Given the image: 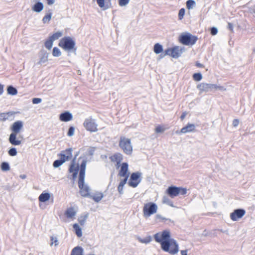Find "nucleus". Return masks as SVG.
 Listing matches in <instances>:
<instances>
[{
	"mask_svg": "<svg viewBox=\"0 0 255 255\" xmlns=\"http://www.w3.org/2000/svg\"><path fill=\"white\" fill-rule=\"evenodd\" d=\"M164 130L165 128L160 126H158L155 129V131L156 133H162Z\"/></svg>",
	"mask_w": 255,
	"mask_h": 255,
	"instance_id": "46",
	"label": "nucleus"
},
{
	"mask_svg": "<svg viewBox=\"0 0 255 255\" xmlns=\"http://www.w3.org/2000/svg\"><path fill=\"white\" fill-rule=\"evenodd\" d=\"M73 228L75 230V234L78 237H81L82 236V229L80 227L79 225L77 223L73 225Z\"/></svg>",
	"mask_w": 255,
	"mask_h": 255,
	"instance_id": "28",
	"label": "nucleus"
},
{
	"mask_svg": "<svg viewBox=\"0 0 255 255\" xmlns=\"http://www.w3.org/2000/svg\"><path fill=\"white\" fill-rule=\"evenodd\" d=\"M197 39L196 36L193 35L190 33H183L179 37L180 42L185 45H193Z\"/></svg>",
	"mask_w": 255,
	"mask_h": 255,
	"instance_id": "7",
	"label": "nucleus"
},
{
	"mask_svg": "<svg viewBox=\"0 0 255 255\" xmlns=\"http://www.w3.org/2000/svg\"><path fill=\"white\" fill-rule=\"evenodd\" d=\"M119 146L126 154L130 155L132 153V146L130 139L121 136L119 142Z\"/></svg>",
	"mask_w": 255,
	"mask_h": 255,
	"instance_id": "6",
	"label": "nucleus"
},
{
	"mask_svg": "<svg viewBox=\"0 0 255 255\" xmlns=\"http://www.w3.org/2000/svg\"><path fill=\"white\" fill-rule=\"evenodd\" d=\"M239 124V121L238 119H235L233 121V125L235 127L238 126Z\"/></svg>",
	"mask_w": 255,
	"mask_h": 255,
	"instance_id": "55",
	"label": "nucleus"
},
{
	"mask_svg": "<svg viewBox=\"0 0 255 255\" xmlns=\"http://www.w3.org/2000/svg\"><path fill=\"white\" fill-rule=\"evenodd\" d=\"M23 127V123L21 121H17L14 122L11 127L12 132L10 134L9 137V142L14 145H18L21 144V141L16 139V134Z\"/></svg>",
	"mask_w": 255,
	"mask_h": 255,
	"instance_id": "3",
	"label": "nucleus"
},
{
	"mask_svg": "<svg viewBox=\"0 0 255 255\" xmlns=\"http://www.w3.org/2000/svg\"><path fill=\"white\" fill-rule=\"evenodd\" d=\"M87 161L86 159H83L80 168L78 186L80 189V193L83 197H89L90 196V189L87 185L84 184L85 171Z\"/></svg>",
	"mask_w": 255,
	"mask_h": 255,
	"instance_id": "2",
	"label": "nucleus"
},
{
	"mask_svg": "<svg viewBox=\"0 0 255 255\" xmlns=\"http://www.w3.org/2000/svg\"><path fill=\"white\" fill-rule=\"evenodd\" d=\"M155 218L156 219H161L163 221H171V220L169 219H167V218H165L164 217H163L162 216H161L159 214H157L156 216H155Z\"/></svg>",
	"mask_w": 255,
	"mask_h": 255,
	"instance_id": "50",
	"label": "nucleus"
},
{
	"mask_svg": "<svg viewBox=\"0 0 255 255\" xmlns=\"http://www.w3.org/2000/svg\"><path fill=\"white\" fill-rule=\"evenodd\" d=\"M129 2V0H119V4L121 6L127 5Z\"/></svg>",
	"mask_w": 255,
	"mask_h": 255,
	"instance_id": "45",
	"label": "nucleus"
},
{
	"mask_svg": "<svg viewBox=\"0 0 255 255\" xmlns=\"http://www.w3.org/2000/svg\"><path fill=\"white\" fill-rule=\"evenodd\" d=\"M72 151L73 149L72 148H69L65 150H62L61 152L65 155L66 157L70 160L72 158Z\"/></svg>",
	"mask_w": 255,
	"mask_h": 255,
	"instance_id": "29",
	"label": "nucleus"
},
{
	"mask_svg": "<svg viewBox=\"0 0 255 255\" xmlns=\"http://www.w3.org/2000/svg\"><path fill=\"white\" fill-rule=\"evenodd\" d=\"M164 55H170L172 56V48H168L166 49L164 51Z\"/></svg>",
	"mask_w": 255,
	"mask_h": 255,
	"instance_id": "52",
	"label": "nucleus"
},
{
	"mask_svg": "<svg viewBox=\"0 0 255 255\" xmlns=\"http://www.w3.org/2000/svg\"><path fill=\"white\" fill-rule=\"evenodd\" d=\"M166 193L171 198H173L179 195H185L187 193V189L181 187L171 186L166 189Z\"/></svg>",
	"mask_w": 255,
	"mask_h": 255,
	"instance_id": "5",
	"label": "nucleus"
},
{
	"mask_svg": "<svg viewBox=\"0 0 255 255\" xmlns=\"http://www.w3.org/2000/svg\"><path fill=\"white\" fill-rule=\"evenodd\" d=\"M184 47L175 46L172 48V56L174 58H178L184 52Z\"/></svg>",
	"mask_w": 255,
	"mask_h": 255,
	"instance_id": "16",
	"label": "nucleus"
},
{
	"mask_svg": "<svg viewBox=\"0 0 255 255\" xmlns=\"http://www.w3.org/2000/svg\"><path fill=\"white\" fill-rule=\"evenodd\" d=\"M185 10L184 8H182L179 10L178 13V18L180 20L183 19L184 15L185 14Z\"/></svg>",
	"mask_w": 255,
	"mask_h": 255,
	"instance_id": "41",
	"label": "nucleus"
},
{
	"mask_svg": "<svg viewBox=\"0 0 255 255\" xmlns=\"http://www.w3.org/2000/svg\"><path fill=\"white\" fill-rule=\"evenodd\" d=\"M80 152L78 151L75 155V157L74 159L72 160L71 164L70 165L69 168V172L70 173H73L72 178L74 180L76 178L77 174L78 173L79 170L80 171V166L79 167V164L75 165V160L76 157L79 154Z\"/></svg>",
	"mask_w": 255,
	"mask_h": 255,
	"instance_id": "10",
	"label": "nucleus"
},
{
	"mask_svg": "<svg viewBox=\"0 0 255 255\" xmlns=\"http://www.w3.org/2000/svg\"><path fill=\"white\" fill-rule=\"evenodd\" d=\"M210 32L212 35H215L218 33V29L216 27H212L210 29Z\"/></svg>",
	"mask_w": 255,
	"mask_h": 255,
	"instance_id": "49",
	"label": "nucleus"
},
{
	"mask_svg": "<svg viewBox=\"0 0 255 255\" xmlns=\"http://www.w3.org/2000/svg\"><path fill=\"white\" fill-rule=\"evenodd\" d=\"M128 165L127 162H124L122 164L121 169L119 171L118 175L120 177H123L128 178L129 177V173L128 172Z\"/></svg>",
	"mask_w": 255,
	"mask_h": 255,
	"instance_id": "15",
	"label": "nucleus"
},
{
	"mask_svg": "<svg viewBox=\"0 0 255 255\" xmlns=\"http://www.w3.org/2000/svg\"><path fill=\"white\" fill-rule=\"evenodd\" d=\"M3 92V86L0 84V95Z\"/></svg>",
	"mask_w": 255,
	"mask_h": 255,
	"instance_id": "63",
	"label": "nucleus"
},
{
	"mask_svg": "<svg viewBox=\"0 0 255 255\" xmlns=\"http://www.w3.org/2000/svg\"><path fill=\"white\" fill-rule=\"evenodd\" d=\"M158 207L153 202H148L144 204L143 207V214L145 218H148L152 215L156 213Z\"/></svg>",
	"mask_w": 255,
	"mask_h": 255,
	"instance_id": "8",
	"label": "nucleus"
},
{
	"mask_svg": "<svg viewBox=\"0 0 255 255\" xmlns=\"http://www.w3.org/2000/svg\"><path fill=\"white\" fill-rule=\"evenodd\" d=\"M195 129V125L193 124H188L185 127L182 128L180 132L185 133L193 131Z\"/></svg>",
	"mask_w": 255,
	"mask_h": 255,
	"instance_id": "19",
	"label": "nucleus"
},
{
	"mask_svg": "<svg viewBox=\"0 0 255 255\" xmlns=\"http://www.w3.org/2000/svg\"><path fill=\"white\" fill-rule=\"evenodd\" d=\"M77 210L74 207H71L67 209L65 212V215L68 219L74 218L76 215Z\"/></svg>",
	"mask_w": 255,
	"mask_h": 255,
	"instance_id": "18",
	"label": "nucleus"
},
{
	"mask_svg": "<svg viewBox=\"0 0 255 255\" xmlns=\"http://www.w3.org/2000/svg\"><path fill=\"white\" fill-rule=\"evenodd\" d=\"M8 154L11 156H15L17 154V151L15 148L12 147L8 151Z\"/></svg>",
	"mask_w": 255,
	"mask_h": 255,
	"instance_id": "44",
	"label": "nucleus"
},
{
	"mask_svg": "<svg viewBox=\"0 0 255 255\" xmlns=\"http://www.w3.org/2000/svg\"><path fill=\"white\" fill-rule=\"evenodd\" d=\"M15 113L9 112L7 113H3L0 114V121H5L8 120L10 117H12Z\"/></svg>",
	"mask_w": 255,
	"mask_h": 255,
	"instance_id": "21",
	"label": "nucleus"
},
{
	"mask_svg": "<svg viewBox=\"0 0 255 255\" xmlns=\"http://www.w3.org/2000/svg\"><path fill=\"white\" fill-rule=\"evenodd\" d=\"M48 56L49 53L44 49H41L38 53L39 60L35 63V65H42L47 62L48 60Z\"/></svg>",
	"mask_w": 255,
	"mask_h": 255,
	"instance_id": "14",
	"label": "nucleus"
},
{
	"mask_svg": "<svg viewBox=\"0 0 255 255\" xmlns=\"http://www.w3.org/2000/svg\"><path fill=\"white\" fill-rule=\"evenodd\" d=\"M153 51L157 54H160L163 51V47L160 44L157 43L154 45Z\"/></svg>",
	"mask_w": 255,
	"mask_h": 255,
	"instance_id": "30",
	"label": "nucleus"
},
{
	"mask_svg": "<svg viewBox=\"0 0 255 255\" xmlns=\"http://www.w3.org/2000/svg\"><path fill=\"white\" fill-rule=\"evenodd\" d=\"M128 181V177L125 178L124 179L121 181L120 184L118 187V192L120 194H123L124 193L123 188L124 185L126 184Z\"/></svg>",
	"mask_w": 255,
	"mask_h": 255,
	"instance_id": "27",
	"label": "nucleus"
},
{
	"mask_svg": "<svg viewBox=\"0 0 255 255\" xmlns=\"http://www.w3.org/2000/svg\"><path fill=\"white\" fill-rule=\"evenodd\" d=\"M47 4L49 5L53 4L55 2L54 0H47Z\"/></svg>",
	"mask_w": 255,
	"mask_h": 255,
	"instance_id": "61",
	"label": "nucleus"
},
{
	"mask_svg": "<svg viewBox=\"0 0 255 255\" xmlns=\"http://www.w3.org/2000/svg\"><path fill=\"white\" fill-rule=\"evenodd\" d=\"M159 55V56L157 58L158 60H160V59L163 58L166 56V55H164L165 54H164V52H162Z\"/></svg>",
	"mask_w": 255,
	"mask_h": 255,
	"instance_id": "56",
	"label": "nucleus"
},
{
	"mask_svg": "<svg viewBox=\"0 0 255 255\" xmlns=\"http://www.w3.org/2000/svg\"><path fill=\"white\" fill-rule=\"evenodd\" d=\"M50 194L49 193H42L38 197L39 201L41 202H45L49 200Z\"/></svg>",
	"mask_w": 255,
	"mask_h": 255,
	"instance_id": "25",
	"label": "nucleus"
},
{
	"mask_svg": "<svg viewBox=\"0 0 255 255\" xmlns=\"http://www.w3.org/2000/svg\"><path fill=\"white\" fill-rule=\"evenodd\" d=\"M53 41L49 37V38L45 42L44 45L45 47L48 50H50L53 46Z\"/></svg>",
	"mask_w": 255,
	"mask_h": 255,
	"instance_id": "37",
	"label": "nucleus"
},
{
	"mask_svg": "<svg viewBox=\"0 0 255 255\" xmlns=\"http://www.w3.org/2000/svg\"><path fill=\"white\" fill-rule=\"evenodd\" d=\"M162 202L163 203L166 204L172 207H174L173 202L166 196H164L162 199Z\"/></svg>",
	"mask_w": 255,
	"mask_h": 255,
	"instance_id": "34",
	"label": "nucleus"
},
{
	"mask_svg": "<svg viewBox=\"0 0 255 255\" xmlns=\"http://www.w3.org/2000/svg\"><path fill=\"white\" fill-rule=\"evenodd\" d=\"M250 11L255 14V5L250 7Z\"/></svg>",
	"mask_w": 255,
	"mask_h": 255,
	"instance_id": "59",
	"label": "nucleus"
},
{
	"mask_svg": "<svg viewBox=\"0 0 255 255\" xmlns=\"http://www.w3.org/2000/svg\"><path fill=\"white\" fill-rule=\"evenodd\" d=\"M193 78L195 81H199L202 79V75L200 73H196L193 74Z\"/></svg>",
	"mask_w": 255,
	"mask_h": 255,
	"instance_id": "40",
	"label": "nucleus"
},
{
	"mask_svg": "<svg viewBox=\"0 0 255 255\" xmlns=\"http://www.w3.org/2000/svg\"><path fill=\"white\" fill-rule=\"evenodd\" d=\"M51 241H52L51 243V246H52L53 244V241L55 243V246H57L58 245V240L57 238H54L53 237H51Z\"/></svg>",
	"mask_w": 255,
	"mask_h": 255,
	"instance_id": "54",
	"label": "nucleus"
},
{
	"mask_svg": "<svg viewBox=\"0 0 255 255\" xmlns=\"http://www.w3.org/2000/svg\"><path fill=\"white\" fill-rule=\"evenodd\" d=\"M196 6V2L194 0H188L186 1V7L188 9H192Z\"/></svg>",
	"mask_w": 255,
	"mask_h": 255,
	"instance_id": "33",
	"label": "nucleus"
},
{
	"mask_svg": "<svg viewBox=\"0 0 255 255\" xmlns=\"http://www.w3.org/2000/svg\"><path fill=\"white\" fill-rule=\"evenodd\" d=\"M139 241L140 242L142 243L148 244L149 242H150V241H151V239L150 237H148L143 239H140Z\"/></svg>",
	"mask_w": 255,
	"mask_h": 255,
	"instance_id": "48",
	"label": "nucleus"
},
{
	"mask_svg": "<svg viewBox=\"0 0 255 255\" xmlns=\"http://www.w3.org/2000/svg\"><path fill=\"white\" fill-rule=\"evenodd\" d=\"M154 239L161 245L162 250L171 255H175L178 252V245L175 240L170 238L169 230H164L162 233L154 235Z\"/></svg>",
	"mask_w": 255,
	"mask_h": 255,
	"instance_id": "1",
	"label": "nucleus"
},
{
	"mask_svg": "<svg viewBox=\"0 0 255 255\" xmlns=\"http://www.w3.org/2000/svg\"><path fill=\"white\" fill-rule=\"evenodd\" d=\"M35 4L33 6L32 9L36 12H41L44 7L43 4L42 2L40 1H36Z\"/></svg>",
	"mask_w": 255,
	"mask_h": 255,
	"instance_id": "23",
	"label": "nucleus"
},
{
	"mask_svg": "<svg viewBox=\"0 0 255 255\" xmlns=\"http://www.w3.org/2000/svg\"><path fill=\"white\" fill-rule=\"evenodd\" d=\"M90 198L92 199L95 201V202L98 203L103 198V194L102 193L98 192L93 195H91L89 196Z\"/></svg>",
	"mask_w": 255,
	"mask_h": 255,
	"instance_id": "24",
	"label": "nucleus"
},
{
	"mask_svg": "<svg viewBox=\"0 0 255 255\" xmlns=\"http://www.w3.org/2000/svg\"><path fill=\"white\" fill-rule=\"evenodd\" d=\"M196 66L198 67H200V68H202L203 67V65L200 63H199V62H197L196 63Z\"/></svg>",
	"mask_w": 255,
	"mask_h": 255,
	"instance_id": "62",
	"label": "nucleus"
},
{
	"mask_svg": "<svg viewBox=\"0 0 255 255\" xmlns=\"http://www.w3.org/2000/svg\"><path fill=\"white\" fill-rule=\"evenodd\" d=\"M64 163L63 161L61 160L60 159L56 160L53 163V166L55 168H58Z\"/></svg>",
	"mask_w": 255,
	"mask_h": 255,
	"instance_id": "39",
	"label": "nucleus"
},
{
	"mask_svg": "<svg viewBox=\"0 0 255 255\" xmlns=\"http://www.w3.org/2000/svg\"><path fill=\"white\" fill-rule=\"evenodd\" d=\"M72 114L68 111H65L59 115V119L61 121L67 122L72 119Z\"/></svg>",
	"mask_w": 255,
	"mask_h": 255,
	"instance_id": "17",
	"label": "nucleus"
},
{
	"mask_svg": "<svg viewBox=\"0 0 255 255\" xmlns=\"http://www.w3.org/2000/svg\"><path fill=\"white\" fill-rule=\"evenodd\" d=\"M95 151V147H90L88 150V153L89 155L92 156L93 155L94 152Z\"/></svg>",
	"mask_w": 255,
	"mask_h": 255,
	"instance_id": "53",
	"label": "nucleus"
},
{
	"mask_svg": "<svg viewBox=\"0 0 255 255\" xmlns=\"http://www.w3.org/2000/svg\"><path fill=\"white\" fill-rule=\"evenodd\" d=\"M84 127L85 128L91 132L97 131V124L95 122V120L91 118L86 119L83 124Z\"/></svg>",
	"mask_w": 255,
	"mask_h": 255,
	"instance_id": "11",
	"label": "nucleus"
},
{
	"mask_svg": "<svg viewBox=\"0 0 255 255\" xmlns=\"http://www.w3.org/2000/svg\"><path fill=\"white\" fill-rule=\"evenodd\" d=\"M88 216L89 214L88 213H84L78 218V221L81 226L85 225Z\"/></svg>",
	"mask_w": 255,
	"mask_h": 255,
	"instance_id": "26",
	"label": "nucleus"
},
{
	"mask_svg": "<svg viewBox=\"0 0 255 255\" xmlns=\"http://www.w3.org/2000/svg\"><path fill=\"white\" fill-rule=\"evenodd\" d=\"M246 214L245 210L243 209H235L230 214V218L234 221H236L242 218Z\"/></svg>",
	"mask_w": 255,
	"mask_h": 255,
	"instance_id": "12",
	"label": "nucleus"
},
{
	"mask_svg": "<svg viewBox=\"0 0 255 255\" xmlns=\"http://www.w3.org/2000/svg\"><path fill=\"white\" fill-rule=\"evenodd\" d=\"M187 115V113L186 112H184L182 114V115L180 116V119L181 120H183L185 118L186 116Z\"/></svg>",
	"mask_w": 255,
	"mask_h": 255,
	"instance_id": "60",
	"label": "nucleus"
},
{
	"mask_svg": "<svg viewBox=\"0 0 255 255\" xmlns=\"http://www.w3.org/2000/svg\"><path fill=\"white\" fill-rule=\"evenodd\" d=\"M0 167H1V170H2L3 171H7L9 170V169H10L9 165L6 162H3L1 164Z\"/></svg>",
	"mask_w": 255,
	"mask_h": 255,
	"instance_id": "36",
	"label": "nucleus"
},
{
	"mask_svg": "<svg viewBox=\"0 0 255 255\" xmlns=\"http://www.w3.org/2000/svg\"><path fill=\"white\" fill-rule=\"evenodd\" d=\"M181 254L182 255H188L187 254V251L186 250L181 251Z\"/></svg>",
	"mask_w": 255,
	"mask_h": 255,
	"instance_id": "64",
	"label": "nucleus"
},
{
	"mask_svg": "<svg viewBox=\"0 0 255 255\" xmlns=\"http://www.w3.org/2000/svg\"><path fill=\"white\" fill-rule=\"evenodd\" d=\"M59 46L66 51L76 50L75 47V42L70 37H65L61 39L59 43Z\"/></svg>",
	"mask_w": 255,
	"mask_h": 255,
	"instance_id": "4",
	"label": "nucleus"
},
{
	"mask_svg": "<svg viewBox=\"0 0 255 255\" xmlns=\"http://www.w3.org/2000/svg\"><path fill=\"white\" fill-rule=\"evenodd\" d=\"M52 55L54 57H59L61 56V52L58 48L55 47L53 49Z\"/></svg>",
	"mask_w": 255,
	"mask_h": 255,
	"instance_id": "38",
	"label": "nucleus"
},
{
	"mask_svg": "<svg viewBox=\"0 0 255 255\" xmlns=\"http://www.w3.org/2000/svg\"><path fill=\"white\" fill-rule=\"evenodd\" d=\"M62 35V32L61 31H57L55 33L53 34L51 36H49V38L54 41L55 40L59 39Z\"/></svg>",
	"mask_w": 255,
	"mask_h": 255,
	"instance_id": "32",
	"label": "nucleus"
},
{
	"mask_svg": "<svg viewBox=\"0 0 255 255\" xmlns=\"http://www.w3.org/2000/svg\"><path fill=\"white\" fill-rule=\"evenodd\" d=\"M228 27L231 31L233 30V25L231 23H228Z\"/></svg>",
	"mask_w": 255,
	"mask_h": 255,
	"instance_id": "58",
	"label": "nucleus"
},
{
	"mask_svg": "<svg viewBox=\"0 0 255 255\" xmlns=\"http://www.w3.org/2000/svg\"><path fill=\"white\" fill-rule=\"evenodd\" d=\"M141 173L136 172L132 173L128 182L129 186L133 188L136 187L141 181Z\"/></svg>",
	"mask_w": 255,
	"mask_h": 255,
	"instance_id": "9",
	"label": "nucleus"
},
{
	"mask_svg": "<svg viewBox=\"0 0 255 255\" xmlns=\"http://www.w3.org/2000/svg\"><path fill=\"white\" fill-rule=\"evenodd\" d=\"M111 160L113 162H116L119 165L123 160V155L121 153H116L110 157Z\"/></svg>",
	"mask_w": 255,
	"mask_h": 255,
	"instance_id": "20",
	"label": "nucleus"
},
{
	"mask_svg": "<svg viewBox=\"0 0 255 255\" xmlns=\"http://www.w3.org/2000/svg\"><path fill=\"white\" fill-rule=\"evenodd\" d=\"M75 128L73 127H70L68 129L67 135L69 136H72L74 135Z\"/></svg>",
	"mask_w": 255,
	"mask_h": 255,
	"instance_id": "47",
	"label": "nucleus"
},
{
	"mask_svg": "<svg viewBox=\"0 0 255 255\" xmlns=\"http://www.w3.org/2000/svg\"><path fill=\"white\" fill-rule=\"evenodd\" d=\"M97 2L101 8H104V9H106L108 7H105V0H96Z\"/></svg>",
	"mask_w": 255,
	"mask_h": 255,
	"instance_id": "43",
	"label": "nucleus"
},
{
	"mask_svg": "<svg viewBox=\"0 0 255 255\" xmlns=\"http://www.w3.org/2000/svg\"><path fill=\"white\" fill-rule=\"evenodd\" d=\"M83 253V249L80 246H77L72 249L70 255H84Z\"/></svg>",
	"mask_w": 255,
	"mask_h": 255,
	"instance_id": "22",
	"label": "nucleus"
},
{
	"mask_svg": "<svg viewBox=\"0 0 255 255\" xmlns=\"http://www.w3.org/2000/svg\"><path fill=\"white\" fill-rule=\"evenodd\" d=\"M214 89H216V90H221V91H224L226 90V89L223 87V86H218L217 85V87L216 88H214Z\"/></svg>",
	"mask_w": 255,
	"mask_h": 255,
	"instance_id": "57",
	"label": "nucleus"
},
{
	"mask_svg": "<svg viewBox=\"0 0 255 255\" xmlns=\"http://www.w3.org/2000/svg\"><path fill=\"white\" fill-rule=\"evenodd\" d=\"M217 87V85L202 83L197 85V89L201 93L207 92L212 91L214 88Z\"/></svg>",
	"mask_w": 255,
	"mask_h": 255,
	"instance_id": "13",
	"label": "nucleus"
},
{
	"mask_svg": "<svg viewBox=\"0 0 255 255\" xmlns=\"http://www.w3.org/2000/svg\"><path fill=\"white\" fill-rule=\"evenodd\" d=\"M7 94L12 96H14L17 94V89L13 87L12 86H8L7 88Z\"/></svg>",
	"mask_w": 255,
	"mask_h": 255,
	"instance_id": "31",
	"label": "nucleus"
},
{
	"mask_svg": "<svg viewBox=\"0 0 255 255\" xmlns=\"http://www.w3.org/2000/svg\"><path fill=\"white\" fill-rule=\"evenodd\" d=\"M32 103L34 104H37L41 102L42 99L38 98H34L32 99Z\"/></svg>",
	"mask_w": 255,
	"mask_h": 255,
	"instance_id": "51",
	"label": "nucleus"
},
{
	"mask_svg": "<svg viewBox=\"0 0 255 255\" xmlns=\"http://www.w3.org/2000/svg\"><path fill=\"white\" fill-rule=\"evenodd\" d=\"M60 157V159L61 160L63 161V162H65L66 161L70 160L65 154H63L61 152L58 155Z\"/></svg>",
	"mask_w": 255,
	"mask_h": 255,
	"instance_id": "42",
	"label": "nucleus"
},
{
	"mask_svg": "<svg viewBox=\"0 0 255 255\" xmlns=\"http://www.w3.org/2000/svg\"><path fill=\"white\" fill-rule=\"evenodd\" d=\"M52 12H49L46 14L42 19V21L44 23H48L51 19Z\"/></svg>",
	"mask_w": 255,
	"mask_h": 255,
	"instance_id": "35",
	"label": "nucleus"
}]
</instances>
